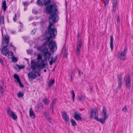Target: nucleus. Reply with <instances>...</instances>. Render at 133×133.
Returning <instances> with one entry per match:
<instances>
[{
    "instance_id": "41",
    "label": "nucleus",
    "mask_w": 133,
    "mask_h": 133,
    "mask_svg": "<svg viewBox=\"0 0 133 133\" xmlns=\"http://www.w3.org/2000/svg\"><path fill=\"white\" fill-rule=\"evenodd\" d=\"M42 59V57L40 55H38L37 56V59L38 61L41 60Z\"/></svg>"
},
{
    "instance_id": "26",
    "label": "nucleus",
    "mask_w": 133,
    "mask_h": 133,
    "mask_svg": "<svg viewBox=\"0 0 133 133\" xmlns=\"http://www.w3.org/2000/svg\"><path fill=\"white\" fill-rule=\"evenodd\" d=\"M37 107L39 109H43L44 106L42 103H40L37 105Z\"/></svg>"
},
{
    "instance_id": "52",
    "label": "nucleus",
    "mask_w": 133,
    "mask_h": 133,
    "mask_svg": "<svg viewBox=\"0 0 133 133\" xmlns=\"http://www.w3.org/2000/svg\"><path fill=\"white\" fill-rule=\"evenodd\" d=\"M2 85L1 86H2V87H3V86H4V83H3V82H2Z\"/></svg>"
},
{
    "instance_id": "54",
    "label": "nucleus",
    "mask_w": 133,
    "mask_h": 133,
    "mask_svg": "<svg viewBox=\"0 0 133 133\" xmlns=\"http://www.w3.org/2000/svg\"><path fill=\"white\" fill-rule=\"evenodd\" d=\"M44 72H46V69H44Z\"/></svg>"
},
{
    "instance_id": "58",
    "label": "nucleus",
    "mask_w": 133,
    "mask_h": 133,
    "mask_svg": "<svg viewBox=\"0 0 133 133\" xmlns=\"http://www.w3.org/2000/svg\"><path fill=\"white\" fill-rule=\"evenodd\" d=\"M19 23H20V24H21V23L20 22H19Z\"/></svg>"
},
{
    "instance_id": "49",
    "label": "nucleus",
    "mask_w": 133,
    "mask_h": 133,
    "mask_svg": "<svg viewBox=\"0 0 133 133\" xmlns=\"http://www.w3.org/2000/svg\"><path fill=\"white\" fill-rule=\"evenodd\" d=\"M27 52L28 54H31V53H32V51L31 50H27Z\"/></svg>"
},
{
    "instance_id": "17",
    "label": "nucleus",
    "mask_w": 133,
    "mask_h": 133,
    "mask_svg": "<svg viewBox=\"0 0 133 133\" xmlns=\"http://www.w3.org/2000/svg\"><path fill=\"white\" fill-rule=\"evenodd\" d=\"M113 11H115L116 10V6L117 5V0H113Z\"/></svg>"
},
{
    "instance_id": "51",
    "label": "nucleus",
    "mask_w": 133,
    "mask_h": 133,
    "mask_svg": "<svg viewBox=\"0 0 133 133\" xmlns=\"http://www.w3.org/2000/svg\"><path fill=\"white\" fill-rule=\"evenodd\" d=\"M16 32L15 31H11V33L12 34H15Z\"/></svg>"
},
{
    "instance_id": "45",
    "label": "nucleus",
    "mask_w": 133,
    "mask_h": 133,
    "mask_svg": "<svg viewBox=\"0 0 133 133\" xmlns=\"http://www.w3.org/2000/svg\"><path fill=\"white\" fill-rule=\"evenodd\" d=\"M50 110L52 111V113H53V112H54V111L53 107H50Z\"/></svg>"
},
{
    "instance_id": "20",
    "label": "nucleus",
    "mask_w": 133,
    "mask_h": 133,
    "mask_svg": "<svg viewBox=\"0 0 133 133\" xmlns=\"http://www.w3.org/2000/svg\"><path fill=\"white\" fill-rule=\"evenodd\" d=\"M43 102L45 104L48 105L49 103V101L48 99L45 97L44 99L43 100Z\"/></svg>"
},
{
    "instance_id": "3",
    "label": "nucleus",
    "mask_w": 133,
    "mask_h": 133,
    "mask_svg": "<svg viewBox=\"0 0 133 133\" xmlns=\"http://www.w3.org/2000/svg\"><path fill=\"white\" fill-rule=\"evenodd\" d=\"M54 33H55V35H53V36H51L50 34L48 33V32H47L46 34L47 36L48 35L49 36L47 38L46 43V44H49V48L52 52L56 50L57 48L55 42V41L53 42V38L55 37L57 35V33H55V32Z\"/></svg>"
},
{
    "instance_id": "15",
    "label": "nucleus",
    "mask_w": 133,
    "mask_h": 133,
    "mask_svg": "<svg viewBox=\"0 0 133 133\" xmlns=\"http://www.w3.org/2000/svg\"><path fill=\"white\" fill-rule=\"evenodd\" d=\"M45 60H41L39 64V68L42 69L45 66Z\"/></svg>"
},
{
    "instance_id": "25",
    "label": "nucleus",
    "mask_w": 133,
    "mask_h": 133,
    "mask_svg": "<svg viewBox=\"0 0 133 133\" xmlns=\"http://www.w3.org/2000/svg\"><path fill=\"white\" fill-rule=\"evenodd\" d=\"M14 77L16 80L18 82H19L20 81V79L19 78L18 75L16 74H14Z\"/></svg>"
},
{
    "instance_id": "31",
    "label": "nucleus",
    "mask_w": 133,
    "mask_h": 133,
    "mask_svg": "<svg viewBox=\"0 0 133 133\" xmlns=\"http://www.w3.org/2000/svg\"><path fill=\"white\" fill-rule=\"evenodd\" d=\"M57 99L55 98L54 99L52 102L50 104V107H53V105H55Z\"/></svg>"
},
{
    "instance_id": "39",
    "label": "nucleus",
    "mask_w": 133,
    "mask_h": 133,
    "mask_svg": "<svg viewBox=\"0 0 133 133\" xmlns=\"http://www.w3.org/2000/svg\"><path fill=\"white\" fill-rule=\"evenodd\" d=\"M104 6L108 4L109 3L108 0H104Z\"/></svg>"
},
{
    "instance_id": "18",
    "label": "nucleus",
    "mask_w": 133,
    "mask_h": 133,
    "mask_svg": "<svg viewBox=\"0 0 133 133\" xmlns=\"http://www.w3.org/2000/svg\"><path fill=\"white\" fill-rule=\"evenodd\" d=\"M29 114L30 117L32 118H34L35 117V113L32 110V108L30 109L29 111Z\"/></svg>"
},
{
    "instance_id": "36",
    "label": "nucleus",
    "mask_w": 133,
    "mask_h": 133,
    "mask_svg": "<svg viewBox=\"0 0 133 133\" xmlns=\"http://www.w3.org/2000/svg\"><path fill=\"white\" fill-rule=\"evenodd\" d=\"M71 73L72 74L71 75V80L72 81V80L73 78L74 77V76L75 74L74 73L73 71H72Z\"/></svg>"
},
{
    "instance_id": "24",
    "label": "nucleus",
    "mask_w": 133,
    "mask_h": 133,
    "mask_svg": "<svg viewBox=\"0 0 133 133\" xmlns=\"http://www.w3.org/2000/svg\"><path fill=\"white\" fill-rule=\"evenodd\" d=\"M122 82H118V86L117 89L116 91L118 92L120 90L121 85Z\"/></svg>"
},
{
    "instance_id": "38",
    "label": "nucleus",
    "mask_w": 133,
    "mask_h": 133,
    "mask_svg": "<svg viewBox=\"0 0 133 133\" xmlns=\"http://www.w3.org/2000/svg\"><path fill=\"white\" fill-rule=\"evenodd\" d=\"M127 107L126 106H125V107H124L122 109V111L124 112H126L127 111Z\"/></svg>"
},
{
    "instance_id": "12",
    "label": "nucleus",
    "mask_w": 133,
    "mask_h": 133,
    "mask_svg": "<svg viewBox=\"0 0 133 133\" xmlns=\"http://www.w3.org/2000/svg\"><path fill=\"white\" fill-rule=\"evenodd\" d=\"M78 39L77 41V46L76 48L81 49L82 46V43L81 41L80 37H79V34L78 35Z\"/></svg>"
},
{
    "instance_id": "53",
    "label": "nucleus",
    "mask_w": 133,
    "mask_h": 133,
    "mask_svg": "<svg viewBox=\"0 0 133 133\" xmlns=\"http://www.w3.org/2000/svg\"><path fill=\"white\" fill-rule=\"evenodd\" d=\"M9 46H12V47H14L12 45V44H10Z\"/></svg>"
},
{
    "instance_id": "9",
    "label": "nucleus",
    "mask_w": 133,
    "mask_h": 133,
    "mask_svg": "<svg viewBox=\"0 0 133 133\" xmlns=\"http://www.w3.org/2000/svg\"><path fill=\"white\" fill-rule=\"evenodd\" d=\"M124 80L126 83V87L128 89H130L131 87V83L129 76L127 75L125 76L124 77Z\"/></svg>"
},
{
    "instance_id": "16",
    "label": "nucleus",
    "mask_w": 133,
    "mask_h": 133,
    "mask_svg": "<svg viewBox=\"0 0 133 133\" xmlns=\"http://www.w3.org/2000/svg\"><path fill=\"white\" fill-rule=\"evenodd\" d=\"M51 60L49 61V62L50 65H52L53 63H54L55 62L56 60L57 59V56H56L54 58L52 56L51 58Z\"/></svg>"
},
{
    "instance_id": "43",
    "label": "nucleus",
    "mask_w": 133,
    "mask_h": 133,
    "mask_svg": "<svg viewBox=\"0 0 133 133\" xmlns=\"http://www.w3.org/2000/svg\"><path fill=\"white\" fill-rule=\"evenodd\" d=\"M68 55V53L66 51L64 54V56L66 58L67 57V55Z\"/></svg>"
},
{
    "instance_id": "30",
    "label": "nucleus",
    "mask_w": 133,
    "mask_h": 133,
    "mask_svg": "<svg viewBox=\"0 0 133 133\" xmlns=\"http://www.w3.org/2000/svg\"><path fill=\"white\" fill-rule=\"evenodd\" d=\"M76 54L78 56H79L80 53V48H76Z\"/></svg>"
},
{
    "instance_id": "14",
    "label": "nucleus",
    "mask_w": 133,
    "mask_h": 133,
    "mask_svg": "<svg viewBox=\"0 0 133 133\" xmlns=\"http://www.w3.org/2000/svg\"><path fill=\"white\" fill-rule=\"evenodd\" d=\"M62 115L63 118L66 123H67L69 121L70 118L67 114L65 112H63Z\"/></svg>"
},
{
    "instance_id": "2",
    "label": "nucleus",
    "mask_w": 133,
    "mask_h": 133,
    "mask_svg": "<svg viewBox=\"0 0 133 133\" xmlns=\"http://www.w3.org/2000/svg\"><path fill=\"white\" fill-rule=\"evenodd\" d=\"M94 114H95L94 119L96 121L100 122L102 124H104L105 122V120L107 118L108 115L107 114V111L106 108L103 107L102 110L101 114L103 117V118H98V113L97 109L96 108H95L94 109L93 108H91L90 109V118L93 119L94 118Z\"/></svg>"
},
{
    "instance_id": "4",
    "label": "nucleus",
    "mask_w": 133,
    "mask_h": 133,
    "mask_svg": "<svg viewBox=\"0 0 133 133\" xmlns=\"http://www.w3.org/2000/svg\"><path fill=\"white\" fill-rule=\"evenodd\" d=\"M9 38L7 36H5L3 38L2 44L3 46L1 50L2 54L5 56L7 55V53L9 51L6 48L8 45L9 43Z\"/></svg>"
},
{
    "instance_id": "47",
    "label": "nucleus",
    "mask_w": 133,
    "mask_h": 133,
    "mask_svg": "<svg viewBox=\"0 0 133 133\" xmlns=\"http://www.w3.org/2000/svg\"><path fill=\"white\" fill-rule=\"evenodd\" d=\"M78 72L80 76H81L83 74V72L80 70L78 71Z\"/></svg>"
},
{
    "instance_id": "5",
    "label": "nucleus",
    "mask_w": 133,
    "mask_h": 133,
    "mask_svg": "<svg viewBox=\"0 0 133 133\" xmlns=\"http://www.w3.org/2000/svg\"><path fill=\"white\" fill-rule=\"evenodd\" d=\"M38 50L42 52L44 56V59L46 61H49L51 57V54L50 52L48 51V49L46 47H40L38 48Z\"/></svg>"
},
{
    "instance_id": "34",
    "label": "nucleus",
    "mask_w": 133,
    "mask_h": 133,
    "mask_svg": "<svg viewBox=\"0 0 133 133\" xmlns=\"http://www.w3.org/2000/svg\"><path fill=\"white\" fill-rule=\"evenodd\" d=\"M12 61L13 62H16L17 61V58L16 57L12 56Z\"/></svg>"
},
{
    "instance_id": "1",
    "label": "nucleus",
    "mask_w": 133,
    "mask_h": 133,
    "mask_svg": "<svg viewBox=\"0 0 133 133\" xmlns=\"http://www.w3.org/2000/svg\"><path fill=\"white\" fill-rule=\"evenodd\" d=\"M46 10L50 14H54L49 18L50 24L48 27V31L51 36H53V35H55L54 32H57L56 29H51L52 26L53 25V23L56 22V20L58 17L57 15L55 13L57 12V7L55 5H50L47 7Z\"/></svg>"
},
{
    "instance_id": "13",
    "label": "nucleus",
    "mask_w": 133,
    "mask_h": 133,
    "mask_svg": "<svg viewBox=\"0 0 133 133\" xmlns=\"http://www.w3.org/2000/svg\"><path fill=\"white\" fill-rule=\"evenodd\" d=\"M81 114L79 112H76L74 116V118L77 121H81L82 119L81 117Z\"/></svg>"
},
{
    "instance_id": "32",
    "label": "nucleus",
    "mask_w": 133,
    "mask_h": 133,
    "mask_svg": "<svg viewBox=\"0 0 133 133\" xmlns=\"http://www.w3.org/2000/svg\"><path fill=\"white\" fill-rule=\"evenodd\" d=\"M48 113L47 112H45V113L44 115L45 117L48 120H49L50 119V118L48 116Z\"/></svg>"
},
{
    "instance_id": "7",
    "label": "nucleus",
    "mask_w": 133,
    "mask_h": 133,
    "mask_svg": "<svg viewBox=\"0 0 133 133\" xmlns=\"http://www.w3.org/2000/svg\"><path fill=\"white\" fill-rule=\"evenodd\" d=\"M7 112L9 116L13 120H15L17 118V116L14 112L9 108H7Z\"/></svg>"
},
{
    "instance_id": "21",
    "label": "nucleus",
    "mask_w": 133,
    "mask_h": 133,
    "mask_svg": "<svg viewBox=\"0 0 133 133\" xmlns=\"http://www.w3.org/2000/svg\"><path fill=\"white\" fill-rule=\"evenodd\" d=\"M14 54L11 51H8V52L7 53V55H8V57L10 58L12 56H13Z\"/></svg>"
},
{
    "instance_id": "27",
    "label": "nucleus",
    "mask_w": 133,
    "mask_h": 133,
    "mask_svg": "<svg viewBox=\"0 0 133 133\" xmlns=\"http://www.w3.org/2000/svg\"><path fill=\"white\" fill-rule=\"evenodd\" d=\"M71 121L72 125L73 126L75 127L77 125V124L76 122L73 119H71Z\"/></svg>"
},
{
    "instance_id": "59",
    "label": "nucleus",
    "mask_w": 133,
    "mask_h": 133,
    "mask_svg": "<svg viewBox=\"0 0 133 133\" xmlns=\"http://www.w3.org/2000/svg\"><path fill=\"white\" fill-rule=\"evenodd\" d=\"M45 43H44V45H45Z\"/></svg>"
},
{
    "instance_id": "11",
    "label": "nucleus",
    "mask_w": 133,
    "mask_h": 133,
    "mask_svg": "<svg viewBox=\"0 0 133 133\" xmlns=\"http://www.w3.org/2000/svg\"><path fill=\"white\" fill-rule=\"evenodd\" d=\"M36 74L37 73H34L33 71H31L28 74V77L29 79L33 80L37 76Z\"/></svg>"
},
{
    "instance_id": "22",
    "label": "nucleus",
    "mask_w": 133,
    "mask_h": 133,
    "mask_svg": "<svg viewBox=\"0 0 133 133\" xmlns=\"http://www.w3.org/2000/svg\"><path fill=\"white\" fill-rule=\"evenodd\" d=\"M2 7L3 10L4 11H5L6 9V2L5 1L3 2L2 4Z\"/></svg>"
},
{
    "instance_id": "23",
    "label": "nucleus",
    "mask_w": 133,
    "mask_h": 133,
    "mask_svg": "<svg viewBox=\"0 0 133 133\" xmlns=\"http://www.w3.org/2000/svg\"><path fill=\"white\" fill-rule=\"evenodd\" d=\"M19 14H15L14 17H13V19L14 22H16L17 19L19 18Z\"/></svg>"
},
{
    "instance_id": "28",
    "label": "nucleus",
    "mask_w": 133,
    "mask_h": 133,
    "mask_svg": "<svg viewBox=\"0 0 133 133\" xmlns=\"http://www.w3.org/2000/svg\"><path fill=\"white\" fill-rule=\"evenodd\" d=\"M55 82V80L54 79L52 80H50L49 81V86L51 87V85L53 84Z\"/></svg>"
},
{
    "instance_id": "56",
    "label": "nucleus",
    "mask_w": 133,
    "mask_h": 133,
    "mask_svg": "<svg viewBox=\"0 0 133 133\" xmlns=\"http://www.w3.org/2000/svg\"><path fill=\"white\" fill-rule=\"evenodd\" d=\"M25 59L26 60L29 61V60L26 58H25Z\"/></svg>"
},
{
    "instance_id": "33",
    "label": "nucleus",
    "mask_w": 133,
    "mask_h": 133,
    "mask_svg": "<svg viewBox=\"0 0 133 133\" xmlns=\"http://www.w3.org/2000/svg\"><path fill=\"white\" fill-rule=\"evenodd\" d=\"M23 96V94L21 92H19L17 94V96L19 98L22 97Z\"/></svg>"
},
{
    "instance_id": "29",
    "label": "nucleus",
    "mask_w": 133,
    "mask_h": 133,
    "mask_svg": "<svg viewBox=\"0 0 133 133\" xmlns=\"http://www.w3.org/2000/svg\"><path fill=\"white\" fill-rule=\"evenodd\" d=\"M71 93L72 94V97L73 100V102H74L75 100V95L73 90H72L71 91Z\"/></svg>"
},
{
    "instance_id": "55",
    "label": "nucleus",
    "mask_w": 133,
    "mask_h": 133,
    "mask_svg": "<svg viewBox=\"0 0 133 133\" xmlns=\"http://www.w3.org/2000/svg\"><path fill=\"white\" fill-rule=\"evenodd\" d=\"M23 4L24 5H25L26 4V3H24Z\"/></svg>"
},
{
    "instance_id": "40",
    "label": "nucleus",
    "mask_w": 133,
    "mask_h": 133,
    "mask_svg": "<svg viewBox=\"0 0 133 133\" xmlns=\"http://www.w3.org/2000/svg\"><path fill=\"white\" fill-rule=\"evenodd\" d=\"M118 78V82H122V77H121V76H119Z\"/></svg>"
},
{
    "instance_id": "6",
    "label": "nucleus",
    "mask_w": 133,
    "mask_h": 133,
    "mask_svg": "<svg viewBox=\"0 0 133 133\" xmlns=\"http://www.w3.org/2000/svg\"><path fill=\"white\" fill-rule=\"evenodd\" d=\"M31 68L32 69L34 72L37 73V75L40 76L41 69L40 68H39V64L33 60L31 61Z\"/></svg>"
},
{
    "instance_id": "57",
    "label": "nucleus",
    "mask_w": 133,
    "mask_h": 133,
    "mask_svg": "<svg viewBox=\"0 0 133 133\" xmlns=\"http://www.w3.org/2000/svg\"><path fill=\"white\" fill-rule=\"evenodd\" d=\"M132 38H133V35H132Z\"/></svg>"
},
{
    "instance_id": "35",
    "label": "nucleus",
    "mask_w": 133,
    "mask_h": 133,
    "mask_svg": "<svg viewBox=\"0 0 133 133\" xmlns=\"http://www.w3.org/2000/svg\"><path fill=\"white\" fill-rule=\"evenodd\" d=\"M4 90V86L3 87L0 86V92L2 94Z\"/></svg>"
},
{
    "instance_id": "8",
    "label": "nucleus",
    "mask_w": 133,
    "mask_h": 133,
    "mask_svg": "<svg viewBox=\"0 0 133 133\" xmlns=\"http://www.w3.org/2000/svg\"><path fill=\"white\" fill-rule=\"evenodd\" d=\"M127 51V48L125 47L123 51L121 52L120 54L118 55V57L119 58L122 60H125L126 59L125 56Z\"/></svg>"
},
{
    "instance_id": "48",
    "label": "nucleus",
    "mask_w": 133,
    "mask_h": 133,
    "mask_svg": "<svg viewBox=\"0 0 133 133\" xmlns=\"http://www.w3.org/2000/svg\"><path fill=\"white\" fill-rule=\"evenodd\" d=\"M0 62H1V63H2V64L3 65H4V62H3V60L1 59H0Z\"/></svg>"
},
{
    "instance_id": "42",
    "label": "nucleus",
    "mask_w": 133,
    "mask_h": 133,
    "mask_svg": "<svg viewBox=\"0 0 133 133\" xmlns=\"http://www.w3.org/2000/svg\"><path fill=\"white\" fill-rule=\"evenodd\" d=\"M17 67L18 69H19L20 70L21 69L23 68L24 67L23 66H20L19 65H18L17 66Z\"/></svg>"
},
{
    "instance_id": "46",
    "label": "nucleus",
    "mask_w": 133,
    "mask_h": 133,
    "mask_svg": "<svg viewBox=\"0 0 133 133\" xmlns=\"http://www.w3.org/2000/svg\"><path fill=\"white\" fill-rule=\"evenodd\" d=\"M18 82L19 83V85H20V86H21V87H22V88H23V87H24V86L23 85H22V84L21 83V81H20H20H19V82Z\"/></svg>"
},
{
    "instance_id": "37",
    "label": "nucleus",
    "mask_w": 133,
    "mask_h": 133,
    "mask_svg": "<svg viewBox=\"0 0 133 133\" xmlns=\"http://www.w3.org/2000/svg\"><path fill=\"white\" fill-rule=\"evenodd\" d=\"M83 98V97L82 96H79L78 97V99L80 101H82Z\"/></svg>"
},
{
    "instance_id": "50",
    "label": "nucleus",
    "mask_w": 133,
    "mask_h": 133,
    "mask_svg": "<svg viewBox=\"0 0 133 133\" xmlns=\"http://www.w3.org/2000/svg\"><path fill=\"white\" fill-rule=\"evenodd\" d=\"M120 21V19L119 18V16H117V22H119Z\"/></svg>"
},
{
    "instance_id": "44",
    "label": "nucleus",
    "mask_w": 133,
    "mask_h": 133,
    "mask_svg": "<svg viewBox=\"0 0 133 133\" xmlns=\"http://www.w3.org/2000/svg\"><path fill=\"white\" fill-rule=\"evenodd\" d=\"M36 31V30L35 29H34V30H32L31 31V34H34L35 33Z\"/></svg>"
},
{
    "instance_id": "10",
    "label": "nucleus",
    "mask_w": 133,
    "mask_h": 133,
    "mask_svg": "<svg viewBox=\"0 0 133 133\" xmlns=\"http://www.w3.org/2000/svg\"><path fill=\"white\" fill-rule=\"evenodd\" d=\"M37 4L39 6L44 5L46 6L50 3V0H37Z\"/></svg>"
},
{
    "instance_id": "19",
    "label": "nucleus",
    "mask_w": 133,
    "mask_h": 133,
    "mask_svg": "<svg viewBox=\"0 0 133 133\" xmlns=\"http://www.w3.org/2000/svg\"><path fill=\"white\" fill-rule=\"evenodd\" d=\"M113 39L112 36L111 35L110 37V45L111 49L112 50L113 48Z\"/></svg>"
}]
</instances>
